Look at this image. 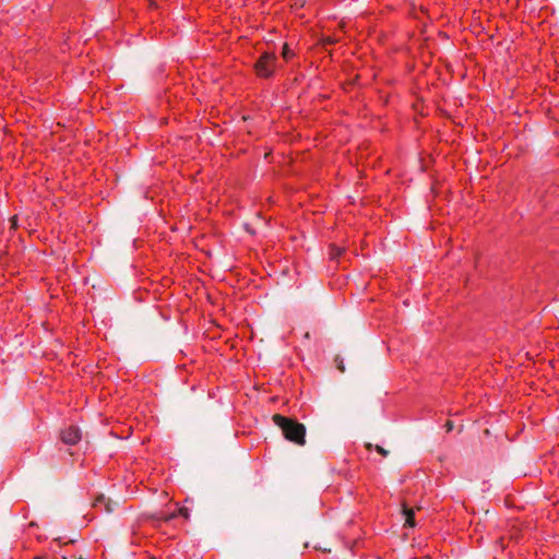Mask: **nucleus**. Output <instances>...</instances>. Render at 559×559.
I'll list each match as a JSON object with an SVG mask.
<instances>
[{"label": "nucleus", "instance_id": "nucleus-1", "mask_svg": "<svg viewBox=\"0 0 559 559\" xmlns=\"http://www.w3.org/2000/svg\"><path fill=\"white\" fill-rule=\"evenodd\" d=\"M272 419L281 428L286 440L297 445L306 444V426L304 424L281 414L273 415Z\"/></svg>", "mask_w": 559, "mask_h": 559}, {"label": "nucleus", "instance_id": "nucleus-2", "mask_svg": "<svg viewBox=\"0 0 559 559\" xmlns=\"http://www.w3.org/2000/svg\"><path fill=\"white\" fill-rule=\"evenodd\" d=\"M276 57L274 53L264 52L255 62V71L261 78H270L275 69Z\"/></svg>", "mask_w": 559, "mask_h": 559}, {"label": "nucleus", "instance_id": "nucleus-3", "mask_svg": "<svg viewBox=\"0 0 559 559\" xmlns=\"http://www.w3.org/2000/svg\"><path fill=\"white\" fill-rule=\"evenodd\" d=\"M94 506L95 507L104 506L105 511L107 513H111L119 506V501L114 500L109 497H105L104 495H100L99 497L96 498Z\"/></svg>", "mask_w": 559, "mask_h": 559}, {"label": "nucleus", "instance_id": "nucleus-4", "mask_svg": "<svg viewBox=\"0 0 559 559\" xmlns=\"http://www.w3.org/2000/svg\"><path fill=\"white\" fill-rule=\"evenodd\" d=\"M403 514L405 518V526L415 527L416 523L414 520V510L408 508L406 504H403Z\"/></svg>", "mask_w": 559, "mask_h": 559}, {"label": "nucleus", "instance_id": "nucleus-5", "mask_svg": "<svg viewBox=\"0 0 559 559\" xmlns=\"http://www.w3.org/2000/svg\"><path fill=\"white\" fill-rule=\"evenodd\" d=\"M50 550L59 556L61 559H67V551L62 550V545L59 539H55L50 545Z\"/></svg>", "mask_w": 559, "mask_h": 559}, {"label": "nucleus", "instance_id": "nucleus-6", "mask_svg": "<svg viewBox=\"0 0 559 559\" xmlns=\"http://www.w3.org/2000/svg\"><path fill=\"white\" fill-rule=\"evenodd\" d=\"M366 448H367L368 450H371V449H373V445H372L371 443H367V444H366ZM374 450H376L379 454H381L382 456H388V455H389V451H388V450H385V449H384L383 447H381V445H374Z\"/></svg>", "mask_w": 559, "mask_h": 559}, {"label": "nucleus", "instance_id": "nucleus-7", "mask_svg": "<svg viewBox=\"0 0 559 559\" xmlns=\"http://www.w3.org/2000/svg\"><path fill=\"white\" fill-rule=\"evenodd\" d=\"M81 439H82V433L80 432V430H79V429H76V428H74V427L72 426V437H71L72 445H73L74 443H76V442H78L79 440H81Z\"/></svg>", "mask_w": 559, "mask_h": 559}, {"label": "nucleus", "instance_id": "nucleus-8", "mask_svg": "<svg viewBox=\"0 0 559 559\" xmlns=\"http://www.w3.org/2000/svg\"><path fill=\"white\" fill-rule=\"evenodd\" d=\"M335 364H336V368L341 371V372H345V366H344V361H343V358L341 356H336L335 357Z\"/></svg>", "mask_w": 559, "mask_h": 559}, {"label": "nucleus", "instance_id": "nucleus-9", "mask_svg": "<svg viewBox=\"0 0 559 559\" xmlns=\"http://www.w3.org/2000/svg\"><path fill=\"white\" fill-rule=\"evenodd\" d=\"M60 438L64 444H70V432L61 431Z\"/></svg>", "mask_w": 559, "mask_h": 559}, {"label": "nucleus", "instance_id": "nucleus-10", "mask_svg": "<svg viewBox=\"0 0 559 559\" xmlns=\"http://www.w3.org/2000/svg\"><path fill=\"white\" fill-rule=\"evenodd\" d=\"M292 55H293V52L290 51V49L288 48V46L285 44V45L283 46L282 56H283L285 59H288Z\"/></svg>", "mask_w": 559, "mask_h": 559}, {"label": "nucleus", "instance_id": "nucleus-11", "mask_svg": "<svg viewBox=\"0 0 559 559\" xmlns=\"http://www.w3.org/2000/svg\"><path fill=\"white\" fill-rule=\"evenodd\" d=\"M179 514L186 519L189 518V510L187 508L179 509Z\"/></svg>", "mask_w": 559, "mask_h": 559}, {"label": "nucleus", "instance_id": "nucleus-12", "mask_svg": "<svg viewBox=\"0 0 559 559\" xmlns=\"http://www.w3.org/2000/svg\"><path fill=\"white\" fill-rule=\"evenodd\" d=\"M454 425H453V421L452 420H448L445 423V429L448 432H450L452 429H453Z\"/></svg>", "mask_w": 559, "mask_h": 559}, {"label": "nucleus", "instance_id": "nucleus-13", "mask_svg": "<svg viewBox=\"0 0 559 559\" xmlns=\"http://www.w3.org/2000/svg\"><path fill=\"white\" fill-rule=\"evenodd\" d=\"M176 518V513H170L168 515L163 516L162 519L166 522H169L170 520Z\"/></svg>", "mask_w": 559, "mask_h": 559}, {"label": "nucleus", "instance_id": "nucleus-14", "mask_svg": "<svg viewBox=\"0 0 559 559\" xmlns=\"http://www.w3.org/2000/svg\"><path fill=\"white\" fill-rule=\"evenodd\" d=\"M334 250H335V253H333V254H334V257L340 255V254H341V252H342V249H341V248H335Z\"/></svg>", "mask_w": 559, "mask_h": 559}, {"label": "nucleus", "instance_id": "nucleus-15", "mask_svg": "<svg viewBox=\"0 0 559 559\" xmlns=\"http://www.w3.org/2000/svg\"><path fill=\"white\" fill-rule=\"evenodd\" d=\"M74 559H86L83 555L75 557Z\"/></svg>", "mask_w": 559, "mask_h": 559}, {"label": "nucleus", "instance_id": "nucleus-16", "mask_svg": "<svg viewBox=\"0 0 559 559\" xmlns=\"http://www.w3.org/2000/svg\"><path fill=\"white\" fill-rule=\"evenodd\" d=\"M310 337V333L309 332H306L305 333V338H309Z\"/></svg>", "mask_w": 559, "mask_h": 559}, {"label": "nucleus", "instance_id": "nucleus-17", "mask_svg": "<svg viewBox=\"0 0 559 559\" xmlns=\"http://www.w3.org/2000/svg\"><path fill=\"white\" fill-rule=\"evenodd\" d=\"M151 5L155 4V0H150Z\"/></svg>", "mask_w": 559, "mask_h": 559}, {"label": "nucleus", "instance_id": "nucleus-18", "mask_svg": "<svg viewBox=\"0 0 559 559\" xmlns=\"http://www.w3.org/2000/svg\"><path fill=\"white\" fill-rule=\"evenodd\" d=\"M33 559H41V557L40 556H36Z\"/></svg>", "mask_w": 559, "mask_h": 559}]
</instances>
